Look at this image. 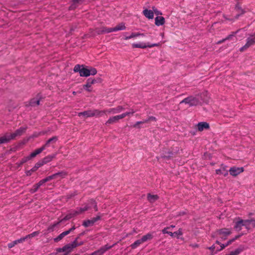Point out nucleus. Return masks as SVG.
I'll return each instance as SVG.
<instances>
[{"mask_svg": "<svg viewBox=\"0 0 255 255\" xmlns=\"http://www.w3.org/2000/svg\"><path fill=\"white\" fill-rule=\"evenodd\" d=\"M184 103L188 105L189 107L196 106L201 104L199 95L190 96L180 102V104Z\"/></svg>", "mask_w": 255, "mask_h": 255, "instance_id": "obj_1", "label": "nucleus"}, {"mask_svg": "<svg viewBox=\"0 0 255 255\" xmlns=\"http://www.w3.org/2000/svg\"><path fill=\"white\" fill-rule=\"evenodd\" d=\"M27 128V127H21L16 129L13 133L9 134L8 133L3 135L4 137L7 140V143L11 140L15 139L16 136H20L24 133Z\"/></svg>", "mask_w": 255, "mask_h": 255, "instance_id": "obj_2", "label": "nucleus"}, {"mask_svg": "<svg viewBox=\"0 0 255 255\" xmlns=\"http://www.w3.org/2000/svg\"><path fill=\"white\" fill-rule=\"evenodd\" d=\"M83 244L84 242L83 241L79 242V244H77L76 243V241H73L71 243L65 245L62 248H57L56 251L58 253L66 252L65 254L68 255V254L71 252L74 248L82 245Z\"/></svg>", "mask_w": 255, "mask_h": 255, "instance_id": "obj_3", "label": "nucleus"}, {"mask_svg": "<svg viewBox=\"0 0 255 255\" xmlns=\"http://www.w3.org/2000/svg\"><path fill=\"white\" fill-rule=\"evenodd\" d=\"M247 42L245 45L240 48L241 52H243L246 50L250 47L255 44V32L250 36L247 38Z\"/></svg>", "mask_w": 255, "mask_h": 255, "instance_id": "obj_4", "label": "nucleus"}, {"mask_svg": "<svg viewBox=\"0 0 255 255\" xmlns=\"http://www.w3.org/2000/svg\"><path fill=\"white\" fill-rule=\"evenodd\" d=\"M75 72H79L80 76L88 77L90 76V73L88 69L83 67V65L79 64L76 65L74 68Z\"/></svg>", "mask_w": 255, "mask_h": 255, "instance_id": "obj_5", "label": "nucleus"}, {"mask_svg": "<svg viewBox=\"0 0 255 255\" xmlns=\"http://www.w3.org/2000/svg\"><path fill=\"white\" fill-rule=\"evenodd\" d=\"M234 223L235 225L234 228L236 231H240L243 226H244L246 229H248V225L246 222V220H243L240 218H238L237 221H235Z\"/></svg>", "mask_w": 255, "mask_h": 255, "instance_id": "obj_6", "label": "nucleus"}, {"mask_svg": "<svg viewBox=\"0 0 255 255\" xmlns=\"http://www.w3.org/2000/svg\"><path fill=\"white\" fill-rule=\"evenodd\" d=\"M160 45V43L150 44L147 43V44L143 42H139L138 43H132V48H146L147 47L151 48L155 46H159Z\"/></svg>", "mask_w": 255, "mask_h": 255, "instance_id": "obj_7", "label": "nucleus"}, {"mask_svg": "<svg viewBox=\"0 0 255 255\" xmlns=\"http://www.w3.org/2000/svg\"><path fill=\"white\" fill-rule=\"evenodd\" d=\"M101 218L100 216H97L96 217H94L90 220H85L83 221L82 225L85 227H88L92 226L98 220H100Z\"/></svg>", "mask_w": 255, "mask_h": 255, "instance_id": "obj_8", "label": "nucleus"}, {"mask_svg": "<svg viewBox=\"0 0 255 255\" xmlns=\"http://www.w3.org/2000/svg\"><path fill=\"white\" fill-rule=\"evenodd\" d=\"M244 171L243 167H232L229 169L230 174L233 176H236Z\"/></svg>", "mask_w": 255, "mask_h": 255, "instance_id": "obj_9", "label": "nucleus"}, {"mask_svg": "<svg viewBox=\"0 0 255 255\" xmlns=\"http://www.w3.org/2000/svg\"><path fill=\"white\" fill-rule=\"evenodd\" d=\"M235 10L238 12V13L235 16L234 18L235 19H238L241 15L244 14L246 12V11L241 7L239 3H237L236 5Z\"/></svg>", "mask_w": 255, "mask_h": 255, "instance_id": "obj_10", "label": "nucleus"}, {"mask_svg": "<svg viewBox=\"0 0 255 255\" xmlns=\"http://www.w3.org/2000/svg\"><path fill=\"white\" fill-rule=\"evenodd\" d=\"M67 175V173L64 171H61L51 175L53 179H61L65 178Z\"/></svg>", "mask_w": 255, "mask_h": 255, "instance_id": "obj_11", "label": "nucleus"}, {"mask_svg": "<svg viewBox=\"0 0 255 255\" xmlns=\"http://www.w3.org/2000/svg\"><path fill=\"white\" fill-rule=\"evenodd\" d=\"M58 140V137L56 136H53L47 140L46 143L43 145L45 148L49 147L50 145L54 144Z\"/></svg>", "mask_w": 255, "mask_h": 255, "instance_id": "obj_12", "label": "nucleus"}, {"mask_svg": "<svg viewBox=\"0 0 255 255\" xmlns=\"http://www.w3.org/2000/svg\"><path fill=\"white\" fill-rule=\"evenodd\" d=\"M114 31H115V29L114 27L108 28V27H102L100 29L97 30V32L99 34H103V33H111L112 32H114Z\"/></svg>", "mask_w": 255, "mask_h": 255, "instance_id": "obj_13", "label": "nucleus"}, {"mask_svg": "<svg viewBox=\"0 0 255 255\" xmlns=\"http://www.w3.org/2000/svg\"><path fill=\"white\" fill-rule=\"evenodd\" d=\"M82 116L86 118L92 117L95 116V113H94V110H88L78 113V116L81 117Z\"/></svg>", "mask_w": 255, "mask_h": 255, "instance_id": "obj_14", "label": "nucleus"}, {"mask_svg": "<svg viewBox=\"0 0 255 255\" xmlns=\"http://www.w3.org/2000/svg\"><path fill=\"white\" fill-rule=\"evenodd\" d=\"M78 214L76 210H73L71 212L67 214L65 217L62 219L60 222H62L63 221H66L70 220V219L74 217L75 216H77Z\"/></svg>", "mask_w": 255, "mask_h": 255, "instance_id": "obj_15", "label": "nucleus"}, {"mask_svg": "<svg viewBox=\"0 0 255 255\" xmlns=\"http://www.w3.org/2000/svg\"><path fill=\"white\" fill-rule=\"evenodd\" d=\"M45 148L42 145L40 148L36 149L33 152H31L30 154L28 156L30 159L34 157H35L37 155L40 154L42 152Z\"/></svg>", "mask_w": 255, "mask_h": 255, "instance_id": "obj_16", "label": "nucleus"}, {"mask_svg": "<svg viewBox=\"0 0 255 255\" xmlns=\"http://www.w3.org/2000/svg\"><path fill=\"white\" fill-rule=\"evenodd\" d=\"M24 242V239H23V237L21 238L18 240H16L15 241H13L12 242H10L7 244L8 248L9 249H11L14 247L16 245L20 243H22Z\"/></svg>", "mask_w": 255, "mask_h": 255, "instance_id": "obj_17", "label": "nucleus"}, {"mask_svg": "<svg viewBox=\"0 0 255 255\" xmlns=\"http://www.w3.org/2000/svg\"><path fill=\"white\" fill-rule=\"evenodd\" d=\"M198 129L199 131H202L204 129H208L209 125L206 122H200L197 125Z\"/></svg>", "mask_w": 255, "mask_h": 255, "instance_id": "obj_18", "label": "nucleus"}, {"mask_svg": "<svg viewBox=\"0 0 255 255\" xmlns=\"http://www.w3.org/2000/svg\"><path fill=\"white\" fill-rule=\"evenodd\" d=\"M56 154H53L51 155H48L41 159L43 164H45L51 161L54 158H55Z\"/></svg>", "mask_w": 255, "mask_h": 255, "instance_id": "obj_19", "label": "nucleus"}, {"mask_svg": "<svg viewBox=\"0 0 255 255\" xmlns=\"http://www.w3.org/2000/svg\"><path fill=\"white\" fill-rule=\"evenodd\" d=\"M115 245V244H113L112 246H109L108 244L101 247L99 251L101 254V255H103L106 251H107L108 250L111 249Z\"/></svg>", "mask_w": 255, "mask_h": 255, "instance_id": "obj_20", "label": "nucleus"}, {"mask_svg": "<svg viewBox=\"0 0 255 255\" xmlns=\"http://www.w3.org/2000/svg\"><path fill=\"white\" fill-rule=\"evenodd\" d=\"M91 208H92L91 206H90L88 204H86L83 207H80V208H77V209L76 210L78 214L79 215V214H81L83 212L86 211Z\"/></svg>", "mask_w": 255, "mask_h": 255, "instance_id": "obj_21", "label": "nucleus"}, {"mask_svg": "<svg viewBox=\"0 0 255 255\" xmlns=\"http://www.w3.org/2000/svg\"><path fill=\"white\" fill-rule=\"evenodd\" d=\"M143 13L144 15L148 19H152L154 17V13L152 10L145 9L143 11Z\"/></svg>", "mask_w": 255, "mask_h": 255, "instance_id": "obj_22", "label": "nucleus"}, {"mask_svg": "<svg viewBox=\"0 0 255 255\" xmlns=\"http://www.w3.org/2000/svg\"><path fill=\"white\" fill-rule=\"evenodd\" d=\"M165 19L162 16H157L155 18V24L157 26H161L164 24Z\"/></svg>", "mask_w": 255, "mask_h": 255, "instance_id": "obj_23", "label": "nucleus"}, {"mask_svg": "<svg viewBox=\"0 0 255 255\" xmlns=\"http://www.w3.org/2000/svg\"><path fill=\"white\" fill-rule=\"evenodd\" d=\"M152 120V121H156V118L154 117L150 116L148 119L144 120L142 121H138L133 126V127L137 128L138 125L141 124H144L147 123L149 121Z\"/></svg>", "mask_w": 255, "mask_h": 255, "instance_id": "obj_24", "label": "nucleus"}, {"mask_svg": "<svg viewBox=\"0 0 255 255\" xmlns=\"http://www.w3.org/2000/svg\"><path fill=\"white\" fill-rule=\"evenodd\" d=\"M119 121L117 116L110 117L109 120L106 122V125L108 126L109 125L117 123Z\"/></svg>", "mask_w": 255, "mask_h": 255, "instance_id": "obj_25", "label": "nucleus"}, {"mask_svg": "<svg viewBox=\"0 0 255 255\" xmlns=\"http://www.w3.org/2000/svg\"><path fill=\"white\" fill-rule=\"evenodd\" d=\"M113 114H116L121 113L122 111L125 110L126 108L122 106H118L116 108H112Z\"/></svg>", "mask_w": 255, "mask_h": 255, "instance_id": "obj_26", "label": "nucleus"}, {"mask_svg": "<svg viewBox=\"0 0 255 255\" xmlns=\"http://www.w3.org/2000/svg\"><path fill=\"white\" fill-rule=\"evenodd\" d=\"M147 200L150 203H153L158 199V196L157 195H151L148 193L147 195Z\"/></svg>", "mask_w": 255, "mask_h": 255, "instance_id": "obj_27", "label": "nucleus"}, {"mask_svg": "<svg viewBox=\"0 0 255 255\" xmlns=\"http://www.w3.org/2000/svg\"><path fill=\"white\" fill-rule=\"evenodd\" d=\"M40 100L37 98L31 99L29 103V105L31 107H35L39 105Z\"/></svg>", "mask_w": 255, "mask_h": 255, "instance_id": "obj_28", "label": "nucleus"}, {"mask_svg": "<svg viewBox=\"0 0 255 255\" xmlns=\"http://www.w3.org/2000/svg\"><path fill=\"white\" fill-rule=\"evenodd\" d=\"M68 235V232L64 231L61 233L59 236H58L56 238L54 239V241L55 242H58L60 240H61L65 236Z\"/></svg>", "mask_w": 255, "mask_h": 255, "instance_id": "obj_29", "label": "nucleus"}, {"mask_svg": "<svg viewBox=\"0 0 255 255\" xmlns=\"http://www.w3.org/2000/svg\"><path fill=\"white\" fill-rule=\"evenodd\" d=\"M218 232L220 235H224L226 236L230 235L231 234V232L229 229L227 228L220 229Z\"/></svg>", "mask_w": 255, "mask_h": 255, "instance_id": "obj_30", "label": "nucleus"}, {"mask_svg": "<svg viewBox=\"0 0 255 255\" xmlns=\"http://www.w3.org/2000/svg\"><path fill=\"white\" fill-rule=\"evenodd\" d=\"M89 204L90 206L92 207V208H94L95 211H97L98 210V208L97 207V203L94 199H90L88 201V203H87Z\"/></svg>", "mask_w": 255, "mask_h": 255, "instance_id": "obj_31", "label": "nucleus"}, {"mask_svg": "<svg viewBox=\"0 0 255 255\" xmlns=\"http://www.w3.org/2000/svg\"><path fill=\"white\" fill-rule=\"evenodd\" d=\"M29 160H30V158H29V157L28 156H26V157H24L23 158H22L19 162H17L16 163V164L17 165V166L18 167H20L23 164L26 162L27 161H28Z\"/></svg>", "mask_w": 255, "mask_h": 255, "instance_id": "obj_32", "label": "nucleus"}, {"mask_svg": "<svg viewBox=\"0 0 255 255\" xmlns=\"http://www.w3.org/2000/svg\"><path fill=\"white\" fill-rule=\"evenodd\" d=\"M40 232L39 231H35L34 232L30 234H28L26 235V236L23 237V239H24V241L27 240V239H30L33 237H36L38 236Z\"/></svg>", "mask_w": 255, "mask_h": 255, "instance_id": "obj_33", "label": "nucleus"}, {"mask_svg": "<svg viewBox=\"0 0 255 255\" xmlns=\"http://www.w3.org/2000/svg\"><path fill=\"white\" fill-rule=\"evenodd\" d=\"M115 31L125 30L126 28L124 23L122 22L114 27Z\"/></svg>", "mask_w": 255, "mask_h": 255, "instance_id": "obj_34", "label": "nucleus"}, {"mask_svg": "<svg viewBox=\"0 0 255 255\" xmlns=\"http://www.w3.org/2000/svg\"><path fill=\"white\" fill-rule=\"evenodd\" d=\"M152 238H153V236L151 234H150V233L147 234L146 235H144L142 237V238H141V242H142V243H144V242L147 241V240H150L152 239Z\"/></svg>", "mask_w": 255, "mask_h": 255, "instance_id": "obj_35", "label": "nucleus"}, {"mask_svg": "<svg viewBox=\"0 0 255 255\" xmlns=\"http://www.w3.org/2000/svg\"><path fill=\"white\" fill-rule=\"evenodd\" d=\"M143 34H141L139 33H134L132 32L130 35L129 36H125L124 39L125 40H128L129 39L137 37L140 35H142Z\"/></svg>", "mask_w": 255, "mask_h": 255, "instance_id": "obj_36", "label": "nucleus"}, {"mask_svg": "<svg viewBox=\"0 0 255 255\" xmlns=\"http://www.w3.org/2000/svg\"><path fill=\"white\" fill-rule=\"evenodd\" d=\"M246 222L248 225V230H250V224H252V227L255 228V219L252 218L251 219L246 220Z\"/></svg>", "mask_w": 255, "mask_h": 255, "instance_id": "obj_37", "label": "nucleus"}, {"mask_svg": "<svg viewBox=\"0 0 255 255\" xmlns=\"http://www.w3.org/2000/svg\"><path fill=\"white\" fill-rule=\"evenodd\" d=\"M142 243L141 242V239L139 240H137L135 241L133 244H132L130 246L131 248L132 249H136L137 247H138Z\"/></svg>", "mask_w": 255, "mask_h": 255, "instance_id": "obj_38", "label": "nucleus"}, {"mask_svg": "<svg viewBox=\"0 0 255 255\" xmlns=\"http://www.w3.org/2000/svg\"><path fill=\"white\" fill-rule=\"evenodd\" d=\"M240 30V29L237 30L236 31L232 32L230 34L228 35L225 39L226 40H231L233 37H235L236 34H237L239 31Z\"/></svg>", "mask_w": 255, "mask_h": 255, "instance_id": "obj_39", "label": "nucleus"}, {"mask_svg": "<svg viewBox=\"0 0 255 255\" xmlns=\"http://www.w3.org/2000/svg\"><path fill=\"white\" fill-rule=\"evenodd\" d=\"M39 186L37 185V184H34L33 185L32 187L29 190V192L31 193H34L36 192L38 189H39Z\"/></svg>", "mask_w": 255, "mask_h": 255, "instance_id": "obj_40", "label": "nucleus"}, {"mask_svg": "<svg viewBox=\"0 0 255 255\" xmlns=\"http://www.w3.org/2000/svg\"><path fill=\"white\" fill-rule=\"evenodd\" d=\"M173 153L171 151H168V152L164 155H162L161 157L164 159H169L173 155Z\"/></svg>", "mask_w": 255, "mask_h": 255, "instance_id": "obj_41", "label": "nucleus"}, {"mask_svg": "<svg viewBox=\"0 0 255 255\" xmlns=\"http://www.w3.org/2000/svg\"><path fill=\"white\" fill-rule=\"evenodd\" d=\"M94 113H95V116H99V117L102 116L104 114H106L104 112V110L99 111L98 110H94Z\"/></svg>", "mask_w": 255, "mask_h": 255, "instance_id": "obj_42", "label": "nucleus"}, {"mask_svg": "<svg viewBox=\"0 0 255 255\" xmlns=\"http://www.w3.org/2000/svg\"><path fill=\"white\" fill-rule=\"evenodd\" d=\"M37 169H36V167H32L30 170H27L25 172V174L27 176H30L32 173L35 171H36Z\"/></svg>", "mask_w": 255, "mask_h": 255, "instance_id": "obj_43", "label": "nucleus"}, {"mask_svg": "<svg viewBox=\"0 0 255 255\" xmlns=\"http://www.w3.org/2000/svg\"><path fill=\"white\" fill-rule=\"evenodd\" d=\"M90 82L91 83L92 85L96 83L101 82V79L100 78H98L97 79H93L92 78H88Z\"/></svg>", "mask_w": 255, "mask_h": 255, "instance_id": "obj_44", "label": "nucleus"}, {"mask_svg": "<svg viewBox=\"0 0 255 255\" xmlns=\"http://www.w3.org/2000/svg\"><path fill=\"white\" fill-rule=\"evenodd\" d=\"M43 165L44 164H43L42 160H40L39 161H38L37 163H35V164L34 166V167L35 168L36 167V169L37 170L39 167H40L41 166H43Z\"/></svg>", "mask_w": 255, "mask_h": 255, "instance_id": "obj_45", "label": "nucleus"}, {"mask_svg": "<svg viewBox=\"0 0 255 255\" xmlns=\"http://www.w3.org/2000/svg\"><path fill=\"white\" fill-rule=\"evenodd\" d=\"M89 71L90 73V75H95L97 73V71L96 69H95V68H91L90 69H89Z\"/></svg>", "mask_w": 255, "mask_h": 255, "instance_id": "obj_46", "label": "nucleus"}, {"mask_svg": "<svg viewBox=\"0 0 255 255\" xmlns=\"http://www.w3.org/2000/svg\"><path fill=\"white\" fill-rule=\"evenodd\" d=\"M129 115V113H127V112L124 113L121 115H117V118H118L119 120L120 119H122L124 118H125L126 116H128Z\"/></svg>", "mask_w": 255, "mask_h": 255, "instance_id": "obj_47", "label": "nucleus"}, {"mask_svg": "<svg viewBox=\"0 0 255 255\" xmlns=\"http://www.w3.org/2000/svg\"><path fill=\"white\" fill-rule=\"evenodd\" d=\"M230 244H227V243H226L225 244H221V248H217V250H216V251L217 252H219V251H222V250H223L225 247L228 246L229 245H230Z\"/></svg>", "mask_w": 255, "mask_h": 255, "instance_id": "obj_48", "label": "nucleus"}, {"mask_svg": "<svg viewBox=\"0 0 255 255\" xmlns=\"http://www.w3.org/2000/svg\"><path fill=\"white\" fill-rule=\"evenodd\" d=\"M6 143H7V140L4 137L3 135L0 137V144Z\"/></svg>", "mask_w": 255, "mask_h": 255, "instance_id": "obj_49", "label": "nucleus"}, {"mask_svg": "<svg viewBox=\"0 0 255 255\" xmlns=\"http://www.w3.org/2000/svg\"><path fill=\"white\" fill-rule=\"evenodd\" d=\"M152 11H153V13L154 12L155 14L156 15H161L162 13L161 11L158 10L155 6H153L152 7Z\"/></svg>", "mask_w": 255, "mask_h": 255, "instance_id": "obj_50", "label": "nucleus"}, {"mask_svg": "<svg viewBox=\"0 0 255 255\" xmlns=\"http://www.w3.org/2000/svg\"><path fill=\"white\" fill-rule=\"evenodd\" d=\"M182 230L181 228H180L177 231L174 232V235L175 236H178V235H182Z\"/></svg>", "mask_w": 255, "mask_h": 255, "instance_id": "obj_51", "label": "nucleus"}, {"mask_svg": "<svg viewBox=\"0 0 255 255\" xmlns=\"http://www.w3.org/2000/svg\"><path fill=\"white\" fill-rule=\"evenodd\" d=\"M91 87L90 86L88 85V84H86L85 85H83L84 89L86 90L88 92H91L92 90L90 89Z\"/></svg>", "mask_w": 255, "mask_h": 255, "instance_id": "obj_52", "label": "nucleus"}, {"mask_svg": "<svg viewBox=\"0 0 255 255\" xmlns=\"http://www.w3.org/2000/svg\"><path fill=\"white\" fill-rule=\"evenodd\" d=\"M43 179L44 181L46 183V182H48V181H50V180H52V179H53V178H52V176H51V175H50V176H47V177H46L44 178V179Z\"/></svg>", "mask_w": 255, "mask_h": 255, "instance_id": "obj_53", "label": "nucleus"}, {"mask_svg": "<svg viewBox=\"0 0 255 255\" xmlns=\"http://www.w3.org/2000/svg\"><path fill=\"white\" fill-rule=\"evenodd\" d=\"M170 229V227H166V228H164L162 230V233L163 234H168V231H167V230H169Z\"/></svg>", "mask_w": 255, "mask_h": 255, "instance_id": "obj_54", "label": "nucleus"}, {"mask_svg": "<svg viewBox=\"0 0 255 255\" xmlns=\"http://www.w3.org/2000/svg\"><path fill=\"white\" fill-rule=\"evenodd\" d=\"M112 109L111 108V109H109L104 110V112L106 114H113V112L112 111Z\"/></svg>", "mask_w": 255, "mask_h": 255, "instance_id": "obj_55", "label": "nucleus"}, {"mask_svg": "<svg viewBox=\"0 0 255 255\" xmlns=\"http://www.w3.org/2000/svg\"><path fill=\"white\" fill-rule=\"evenodd\" d=\"M45 182L44 181L43 179L39 181L37 183V185L40 187L41 186L43 185Z\"/></svg>", "mask_w": 255, "mask_h": 255, "instance_id": "obj_56", "label": "nucleus"}, {"mask_svg": "<svg viewBox=\"0 0 255 255\" xmlns=\"http://www.w3.org/2000/svg\"><path fill=\"white\" fill-rule=\"evenodd\" d=\"M76 229L75 226L74 225L72 226L70 229H69L68 230L66 231L68 232V234H69L71 232L73 231Z\"/></svg>", "mask_w": 255, "mask_h": 255, "instance_id": "obj_57", "label": "nucleus"}, {"mask_svg": "<svg viewBox=\"0 0 255 255\" xmlns=\"http://www.w3.org/2000/svg\"><path fill=\"white\" fill-rule=\"evenodd\" d=\"M101 255L99 250L94 252L93 253H92V254H91L90 255Z\"/></svg>", "mask_w": 255, "mask_h": 255, "instance_id": "obj_58", "label": "nucleus"}, {"mask_svg": "<svg viewBox=\"0 0 255 255\" xmlns=\"http://www.w3.org/2000/svg\"><path fill=\"white\" fill-rule=\"evenodd\" d=\"M216 247L215 245H213L212 246L208 247V249L210 250L212 252H213L215 250Z\"/></svg>", "mask_w": 255, "mask_h": 255, "instance_id": "obj_59", "label": "nucleus"}, {"mask_svg": "<svg viewBox=\"0 0 255 255\" xmlns=\"http://www.w3.org/2000/svg\"><path fill=\"white\" fill-rule=\"evenodd\" d=\"M216 173L218 175H221L223 174V171L221 169H218L216 170Z\"/></svg>", "mask_w": 255, "mask_h": 255, "instance_id": "obj_60", "label": "nucleus"}, {"mask_svg": "<svg viewBox=\"0 0 255 255\" xmlns=\"http://www.w3.org/2000/svg\"><path fill=\"white\" fill-rule=\"evenodd\" d=\"M135 112V111H134L133 109H130L129 112H127V113H129V115L131 114H133Z\"/></svg>", "mask_w": 255, "mask_h": 255, "instance_id": "obj_61", "label": "nucleus"}, {"mask_svg": "<svg viewBox=\"0 0 255 255\" xmlns=\"http://www.w3.org/2000/svg\"><path fill=\"white\" fill-rule=\"evenodd\" d=\"M222 174L224 176H227L228 175V171L227 169H225V171H223Z\"/></svg>", "mask_w": 255, "mask_h": 255, "instance_id": "obj_62", "label": "nucleus"}, {"mask_svg": "<svg viewBox=\"0 0 255 255\" xmlns=\"http://www.w3.org/2000/svg\"><path fill=\"white\" fill-rule=\"evenodd\" d=\"M235 241V239L233 238L227 242V244H231L233 242Z\"/></svg>", "mask_w": 255, "mask_h": 255, "instance_id": "obj_63", "label": "nucleus"}, {"mask_svg": "<svg viewBox=\"0 0 255 255\" xmlns=\"http://www.w3.org/2000/svg\"><path fill=\"white\" fill-rule=\"evenodd\" d=\"M225 41H226V39H225V38H224V39H222V40H220V41H218V42H217V44H221V43H222L223 42H225Z\"/></svg>", "mask_w": 255, "mask_h": 255, "instance_id": "obj_64", "label": "nucleus"}]
</instances>
